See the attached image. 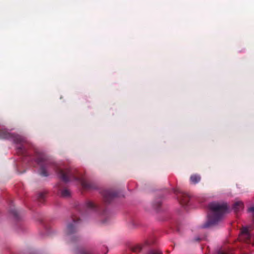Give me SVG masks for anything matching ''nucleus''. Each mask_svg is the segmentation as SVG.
Instances as JSON below:
<instances>
[{"instance_id": "nucleus-1", "label": "nucleus", "mask_w": 254, "mask_h": 254, "mask_svg": "<svg viewBox=\"0 0 254 254\" xmlns=\"http://www.w3.org/2000/svg\"><path fill=\"white\" fill-rule=\"evenodd\" d=\"M210 212L208 215L207 223L203 226L207 228L217 224L223 218L224 214L229 212L226 203L212 202L209 205Z\"/></svg>"}, {"instance_id": "nucleus-2", "label": "nucleus", "mask_w": 254, "mask_h": 254, "mask_svg": "<svg viewBox=\"0 0 254 254\" xmlns=\"http://www.w3.org/2000/svg\"><path fill=\"white\" fill-rule=\"evenodd\" d=\"M59 177L64 182H67L70 180L77 181L84 189H91L93 188L92 184L87 181L83 177H77L75 174L69 169L58 168L57 170Z\"/></svg>"}, {"instance_id": "nucleus-3", "label": "nucleus", "mask_w": 254, "mask_h": 254, "mask_svg": "<svg viewBox=\"0 0 254 254\" xmlns=\"http://www.w3.org/2000/svg\"><path fill=\"white\" fill-rule=\"evenodd\" d=\"M34 163L39 167V173L43 176L48 175L47 172V168L49 167L50 163L46 159L45 156L43 154H37Z\"/></svg>"}, {"instance_id": "nucleus-4", "label": "nucleus", "mask_w": 254, "mask_h": 254, "mask_svg": "<svg viewBox=\"0 0 254 254\" xmlns=\"http://www.w3.org/2000/svg\"><path fill=\"white\" fill-rule=\"evenodd\" d=\"M250 227H244L242 228L239 236V240L247 243H250L251 235L250 233Z\"/></svg>"}, {"instance_id": "nucleus-5", "label": "nucleus", "mask_w": 254, "mask_h": 254, "mask_svg": "<svg viewBox=\"0 0 254 254\" xmlns=\"http://www.w3.org/2000/svg\"><path fill=\"white\" fill-rule=\"evenodd\" d=\"M244 207V204L242 201H236L233 205V208L235 211L237 212L242 209Z\"/></svg>"}, {"instance_id": "nucleus-6", "label": "nucleus", "mask_w": 254, "mask_h": 254, "mask_svg": "<svg viewBox=\"0 0 254 254\" xmlns=\"http://www.w3.org/2000/svg\"><path fill=\"white\" fill-rule=\"evenodd\" d=\"M10 134L8 132V131L5 129H3L0 132V137L3 138H9L10 137Z\"/></svg>"}, {"instance_id": "nucleus-7", "label": "nucleus", "mask_w": 254, "mask_h": 254, "mask_svg": "<svg viewBox=\"0 0 254 254\" xmlns=\"http://www.w3.org/2000/svg\"><path fill=\"white\" fill-rule=\"evenodd\" d=\"M86 207L88 209L96 210V205L91 201H87L85 204Z\"/></svg>"}, {"instance_id": "nucleus-8", "label": "nucleus", "mask_w": 254, "mask_h": 254, "mask_svg": "<svg viewBox=\"0 0 254 254\" xmlns=\"http://www.w3.org/2000/svg\"><path fill=\"white\" fill-rule=\"evenodd\" d=\"M200 180V177L199 175H193L190 177V181L193 184L198 183Z\"/></svg>"}, {"instance_id": "nucleus-9", "label": "nucleus", "mask_w": 254, "mask_h": 254, "mask_svg": "<svg viewBox=\"0 0 254 254\" xmlns=\"http://www.w3.org/2000/svg\"><path fill=\"white\" fill-rule=\"evenodd\" d=\"M70 194V191L67 189H64L61 190V195L63 197H67Z\"/></svg>"}, {"instance_id": "nucleus-10", "label": "nucleus", "mask_w": 254, "mask_h": 254, "mask_svg": "<svg viewBox=\"0 0 254 254\" xmlns=\"http://www.w3.org/2000/svg\"><path fill=\"white\" fill-rule=\"evenodd\" d=\"M75 224V222L74 221L73 224H70L67 226V229L69 231H71V230H72V228L74 227Z\"/></svg>"}, {"instance_id": "nucleus-11", "label": "nucleus", "mask_w": 254, "mask_h": 254, "mask_svg": "<svg viewBox=\"0 0 254 254\" xmlns=\"http://www.w3.org/2000/svg\"><path fill=\"white\" fill-rule=\"evenodd\" d=\"M149 254H162L159 251L152 250L149 252Z\"/></svg>"}, {"instance_id": "nucleus-12", "label": "nucleus", "mask_w": 254, "mask_h": 254, "mask_svg": "<svg viewBox=\"0 0 254 254\" xmlns=\"http://www.w3.org/2000/svg\"><path fill=\"white\" fill-rule=\"evenodd\" d=\"M21 137L19 136H16V138L14 139V141L16 143H18L19 141L21 142Z\"/></svg>"}, {"instance_id": "nucleus-13", "label": "nucleus", "mask_w": 254, "mask_h": 254, "mask_svg": "<svg viewBox=\"0 0 254 254\" xmlns=\"http://www.w3.org/2000/svg\"><path fill=\"white\" fill-rule=\"evenodd\" d=\"M140 250H141V248H140V247L139 246H137L136 248H133L132 251L133 252H136L137 251H140Z\"/></svg>"}, {"instance_id": "nucleus-14", "label": "nucleus", "mask_w": 254, "mask_h": 254, "mask_svg": "<svg viewBox=\"0 0 254 254\" xmlns=\"http://www.w3.org/2000/svg\"><path fill=\"white\" fill-rule=\"evenodd\" d=\"M45 194L44 193H41L39 194V197L40 199H43L44 198Z\"/></svg>"}, {"instance_id": "nucleus-15", "label": "nucleus", "mask_w": 254, "mask_h": 254, "mask_svg": "<svg viewBox=\"0 0 254 254\" xmlns=\"http://www.w3.org/2000/svg\"><path fill=\"white\" fill-rule=\"evenodd\" d=\"M218 254H226L222 251H220L218 253Z\"/></svg>"}, {"instance_id": "nucleus-16", "label": "nucleus", "mask_w": 254, "mask_h": 254, "mask_svg": "<svg viewBox=\"0 0 254 254\" xmlns=\"http://www.w3.org/2000/svg\"><path fill=\"white\" fill-rule=\"evenodd\" d=\"M180 201H181V203H182V204H184V203H185V202H184L183 200H180Z\"/></svg>"}]
</instances>
